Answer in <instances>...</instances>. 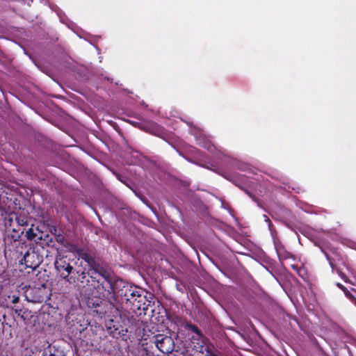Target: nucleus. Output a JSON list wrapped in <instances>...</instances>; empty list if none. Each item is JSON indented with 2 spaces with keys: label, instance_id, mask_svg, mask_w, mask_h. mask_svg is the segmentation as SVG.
<instances>
[{
  "label": "nucleus",
  "instance_id": "nucleus-1",
  "mask_svg": "<svg viewBox=\"0 0 356 356\" xmlns=\"http://www.w3.org/2000/svg\"><path fill=\"white\" fill-rule=\"evenodd\" d=\"M102 277L97 284H92L93 290L98 296L106 300L114 308H117L120 302L118 290L123 282L116 280L109 272L102 271Z\"/></svg>",
  "mask_w": 356,
  "mask_h": 356
},
{
  "label": "nucleus",
  "instance_id": "nucleus-2",
  "mask_svg": "<svg viewBox=\"0 0 356 356\" xmlns=\"http://www.w3.org/2000/svg\"><path fill=\"white\" fill-rule=\"evenodd\" d=\"M22 290L25 299L30 302H42L47 296L45 284H41L38 286H25Z\"/></svg>",
  "mask_w": 356,
  "mask_h": 356
},
{
  "label": "nucleus",
  "instance_id": "nucleus-3",
  "mask_svg": "<svg viewBox=\"0 0 356 356\" xmlns=\"http://www.w3.org/2000/svg\"><path fill=\"white\" fill-rule=\"evenodd\" d=\"M147 291L143 290V293H136L134 296V302H131L129 308L130 310H132L134 313H136L137 311H147L148 307L151 305L153 298L149 294V297L147 296Z\"/></svg>",
  "mask_w": 356,
  "mask_h": 356
},
{
  "label": "nucleus",
  "instance_id": "nucleus-4",
  "mask_svg": "<svg viewBox=\"0 0 356 356\" xmlns=\"http://www.w3.org/2000/svg\"><path fill=\"white\" fill-rule=\"evenodd\" d=\"M152 342L161 353L164 354L172 353L175 349V342L170 336L158 334L152 339Z\"/></svg>",
  "mask_w": 356,
  "mask_h": 356
},
{
  "label": "nucleus",
  "instance_id": "nucleus-5",
  "mask_svg": "<svg viewBox=\"0 0 356 356\" xmlns=\"http://www.w3.org/2000/svg\"><path fill=\"white\" fill-rule=\"evenodd\" d=\"M42 261V256L33 248H29L24 253L23 258L20 261L21 264H24L26 268H30L32 270H35Z\"/></svg>",
  "mask_w": 356,
  "mask_h": 356
},
{
  "label": "nucleus",
  "instance_id": "nucleus-6",
  "mask_svg": "<svg viewBox=\"0 0 356 356\" xmlns=\"http://www.w3.org/2000/svg\"><path fill=\"white\" fill-rule=\"evenodd\" d=\"M74 261L67 256H60L56 257L54 262L55 269L57 275L62 279L67 276L68 272H70Z\"/></svg>",
  "mask_w": 356,
  "mask_h": 356
},
{
  "label": "nucleus",
  "instance_id": "nucleus-7",
  "mask_svg": "<svg viewBox=\"0 0 356 356\" xmlns=\"http://www.w3.org/2000/svg\"><path fill=\"white\" fill-rule=\"evenodd\" d=\"M136 293H143V289L136 286H129L123 283L118 290V298L120 297L122 302H124L126 306L129 307L131 302H134L133 299Z\"/></svg>",
  "mask_w": 356,
  "mask_h": 356
},
{
  "label": "nucleus",
  "instance_id": "nucleus-8",
  "mask_svg": "<svg viewBox=\"0 0 356 356\" xmlns=\"http://www.w3.org/2000/svg\"><path fill=\"white\" fill-rule=\"evenodd\" d=\"M103 300L105 299L98 296V294L92 290L91 293H88L86 297L85 302L88 308L93 309L99 307Z\"/></svg>",
  "mask_w": 356,
  "mask_h": 356
},
{
  "label": "nucleus",
  "instance_id": "nucleus-9",
  "mask_svg": "<svg viewBox=\"0 0 356 356\" xmlns=\"http://www.w3.org/2000/svg\"><path fill=\"white\" fill-rule=\"evenodd\" d=\"M102 271H107L102 267L97 266L96 268H90L87 271L88 278L91 279L92 284H97L100 280V277H102Z\"/></svg>",
  "mask_w": 356,
  "mask_h": 356
},
{
  "label": "nucleus",
  "instance_id": "nucleus-10",
  "mask_svg": "<svg viewBox=\"0 0 356 356\" xmlns=\"http://www.w3.org/2000/svg\"><path fill=\"white\" fill-rule=\"evenodd\" d=\"M167 319L173 325V330H179V327H184L186 321L175 313H168Z\"/></svg>",
  "mask_w": 356,
  "mask_h": 356
},
{
  "label": "nucleus",
  "instance_id": "nucleus-11",
  "mask_svg": "<svg viewBox=\"0 0 356 356\" xmlns=\"http://www.w3.org/2000/svg\"><path fill=\"white\" fill-rule=\"evenodd\" d=\"M81 269L80 267L74 268L73 266L70 272H68L69 275L65 277L63 280L70 284H76V282H78L77 277H79V274H80Z\"/></svg>",
  "mask_w": 356,
  "mask_h": 356
},
{
  "label": "nucleus",
  "instance_id": "nucleus-12",
  "mask_svg": "<svg viewBox=\"0 0 356 356\" xmlns=\"http://www.w3.org/2000/svg\"><path fill=\"white\" fill-rule=\"evenodd\" d=\"M42 356H65V355L62 349L56 346L49 344L48 346L44 348Z\"/></svg>",
  "mask_w": 356,
  "mask_h": 356
},
{
  "label": "nucleus",
  "instance_id": "nucleus-13",
  "mask_svg": "<svg viewBox=\"0 0 356 356\" xmlns=\"http://www.w3.org/2000/svg\"><path fill=\"white\" fill-rule=\"evenodd\" d=\"M275 250L280 261L293 257L291 252H288L282 244H275Z\"/></svg>",
  "mask_w": 356,
  "mask_h": 356
},
{
  "label": "nucleus",
  "instance_id": "nucleus-14",
  "mask_svg": "<svg viewBox=\"0 0 356 356\" xmlns=\"http://www.w3.org/2000/svg\"><path fill=\"white\" fill-rule=\"evenodd\" d=\"M78 282H76L74 286H76L79 288H84L86 286H89L90 280L88 278V275L85 270L81 269L80 274H79Z\"/></svg>",
  "mask_w": 356,
  "mask_h": 356
},
{
  "label": "nucleus",
  "instance_id": "nucleus-15",
  "mask_svg": "<svg viewBox=\"0 0 356 356\" xmlns=\"http://www.w3.org/2000/svg\"><path fill=\"white\" fill-rule=\"evenodd\" d=\"M41 239L39 240L38 243L44 248V246H54V237L49 234H45L44 232L40 233Z\"/></svg>",
  "mask_w": 356,
  "mask_h": 356
},
{
  "label": "nucleus",
  "instance_id": "nucleus-16",
  "mask_svg": "<svg viewBox=\"0 0 356 356\" xmlns=\"http://www.w3.org/2000/svg\"><path fill=\"white\" fill-rule=\"evenodd\" d=\"M41 232H35L33 228H29L26 232V237L29 241H34L36 243H38L39 240L41 239Z\"/></svg>",
  "mask_w": 356,
  "mask_h": 356
},
{
  "label": "nucleus",
  "instance_id": "nucleus-17",
  "mask_svg": "<svg viewBox=\"0 0 356 356\" xmlns=\"http://www.w3.org/2000/svg\"><path fill=\"white\" fill-rule=\"evenodd\" d=\"M184 328H185L186 330H187L188 331H190L191 332H193L195 334H196L197 336L199 337H202V332L201 330L197 327V326L186 321L185 325H184Z\"/></svg>",
  "mask_w": 356,
  "mask_h": 356
},
{
  "label": "nucleus",
  "instance_id": "nucleus-18",
  "mask_svg": "<svg viewBox=\"0 0 356 356\" xmlns=\"http://www.w3.org/2000/svg\"><path fill=\"white\" fill-rule=\"evenodd\" d=\"M15 312L22 319H23L24 321L26 320V318L27 317V312H28L27 311H25L22 309H15Z\"/></svg>",
  "mask_w": 356,
  "mask_h": 356
},
{
  "label": "nucleus",
  "instance_id": "nucleus-19",
  "mask_svg": "<svg viewBox=\"0 0 356 356\" xmlns=\"http://www.w3.org/2000/svg\"><path fill=\"white\" fill-rule=\"evenodd\" d=\"M324 254H325L326 259L328 261L329 264H330V267L332 268V269H334L335 266L334 264L333 259L331 258V257L327 253L324 252Z\"/></svg>",
  "mask_w": 356,
  "mask_h": 356
},
{
  "label": "nucleus",
  "instance_id": "nucleus-20",
  "mask_svg": "<svg viewBox=\"0 0 356 356\" xmlns=\"http://www.w3.org/2000/svg\"><path fill=\"white\" fill-rule=\"evenodd\" d=\"M142 356H153V353L149 351L146 348L142 349Z\"/></svg>",
  "mask_w": 356,
  "mask_h": 356
},
{
  "label": "nucleus",
  "instance_id": "nucleus-21",
  "mask_svg": "<svg viewBox=\"0 0 356 356\" xmlns=\"http://www.w3.org/2000/svg\"><path fill=\"white\" fill-rule=\"evenodd\" d=\"M337 273L339 274V276H340V277H341V278H342V279H343L346 282H347V280H348V278H347L346 275L343 273H342L341 270H338V269L337 270Z\"/></svg>",
  "mask_w": 356,
  "mask_h": 356
},
{
  "label": "nucleus",
  "instance_id": "nucleus-22",
  "mask_svg": "<svg viewBox=\"0 0 356 356\" xmlns=\"http://www.w3.org/2000/svg\"><path fill=\"white\" fill-rule=\"evenodd\" d=\"M181 355L182 356H197L195 354L190 353L187 350L181 351Z\"/></svg>",
  "mask_w": 356,
  "mask_h": 356
},
{
  "label": "nucleus",
  "instance_id": "nucleus-23",
  "mask_svg": "<svg viewBox=\"0 0 356 356\" xmlns=\"http://www.w3.org/2000/svg\"><path fill=\"white\" fill-rule=\"evenodd\" d=\"M19 300V296H13L12 297V302L15 304V303H17Z\"/></svg>",
  "mask_w": 356,
  "mask_h": 356
},
{
  "label": "nucleus",
  "instance_id": "nucleus-24",
  "mask_svg": "<svg viewBox=\"0 0 356 356\" xmlns=\"http://www.w3.org/2000/svg\"><path fill=\"white\" fill-rule=\"evenodd\" d=\"M176 353L172 352V353H170V356H182L181 351L180 353L178 352V350H175Z\"/></svg>",
  "mask_w": 356,
  "mask_h": 356
},
{
  "label": "nucleus",
  "instance_id": "nucleus-25",
  "mask_svg": "<svg viewBox=\"0 0 356 356\" xmlns=\"http://www.w3.org/2000/svg\"><path fill=\"white\" fill-rule=\"evenodd\" d=\"M350 300L356 306V298L354 296H350Z\"/></svg>",
  "mask_w": 356,
  "mask_h": 356
},
{
  "label": "nucleus",
  "instance_id": "nucleus-26",
  "mask_svg": "<svg viewBox=\"0 0 356 356\" xmlns=\"http://www.w3.org/2000/svg\"><path fill=\"white\" fill-rule=\"evenodd\" d=\"M56 240H57V241H58V242L63 243V236L62 235H58V236H56Z\"/></svg>",
  "mask_w": 356,
  "mask_h": 356
},
{
  "label": "nucleus",
  "instance_id": "nucleus-27",
  "mask_svg": "<svg viewBox=\"0 0 356 356\" xmlns=\"http://www.w3.org/2000/svg\"><path fill=\"white\" fill-rule=\"evenodd\" d=\"M337 286H338L339 288H340L341 289H342L343 291H345L346 290V288L343 285H342L341 284H340V283H338V284H337Z\"/></svg>",
  "mask_w": 356,
  "mask_h": 356
},
{
  "label": "nucleus",
  "instance_id": "nucleus-28",
  "mask_svg": "<svg viewBox=\"0 0 356 356\" xmlns=\"http://www.w3.org/2000/svg\"><path fill=\"white\" fill-rule=\"evenodd\" d=\"M345 292V294L346 296L350 299V296H353V294H351L349 291H347V289L344 291Z\"/></svg>",
  "mask_w": 356,
  "mask_h": 356
}]
</instances>
